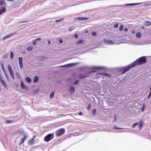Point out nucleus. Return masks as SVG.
<instances>
[{
  "label": "nucleus",
  "mask_w": 151,
  "mask_h": 151,
  "mask_svg": "<svg viewBox=\"0 0 151 151\" xmlns=\"http://www.w3.org/2000/svg\"><path fill=\"white\" fill-rule=\"evenodd\" d=\"M147 62L146 57H141L135 60L133 63L134 67L136 65H141L146 63Z\"/></svg>",
  "instance_id": "nucleus-1"
},
{
  "label": "nucleus",
  "mask_w": 151,
  "mask_h": 151,
  "mask_svg": "<svg viewBox=\"0 0 151 151\" xmlns=\"http://www.w3.org/2000/svg\"><path fill=\"white\" fill-rule=\"evenodd\" d=\"M65 131L64 128H62L56 130L55 134L56 137H59L61 136L65 132Z\"/></svg>",
  "instance_id": "nucleus-2"
},
{
  "label": "nucleus",
  "mask_w": 151,
  "mask_h": 151,
  "mask_svg": "<svg viewBox=\"0 0 151 151\" xmlns=\"http://www.w3.org/2000/svg\"><path fill=\"white\" fill-rule=\"evenodd\" d=\"M54 137V133L49 134L47 135L44 138V140L48 142L53 139Z\"/></svg>",
  "instance_id": "nucleus-3"
},
{
  "label": "nucleus",
  "mask_w": 151,
  "mask_h": 151,
  "mask_svg": "<svg viewBox=\"0 0 151 151\" xmlns=\"http://www.w3.org/2000/svg\"><path fill=\"white\" fill-rule=\"evenodd\" d=\"M134 67V65H133L132 64L131 66L128 67L127 68H125L122 69L121 70V71L122 72L121 74H122L126 73L129 70V69Z\"/></svg>",
  "instance_id": "nucleus-4"
},
{
  "label": "nucleus",
  "mask_w": 151,
  "mask_h": 151,
  "mask_svg": "<svg viewBox=\"0 0 151 151\" xmlns=\"http://www.w3.org/2000/svg\"><path fill=\"white\" fill-rule=\"evenodd\" d=\"M19 64L20 66V68H22L23 67V58L21 57L19 58Z\"/></svg>",
  "instance_id": "nucleus-5"
},
{
  "label": "nucleus",
  "mask_w": 151,
  "mask_h": 151,
  "mask_svg": "<svg viewBox=\"0 0 151 151\" xmlns=\"http://www.w3.org/2000/svg\"><path fill=\"white\" fill-rule=\"evenodd\" d=\"M27 138V136L25 135L22 138H21L19 142V145H20L22 144L24 142Z\"/></svg>",
  "instance_id": "nucleus-6"
},
{
  "label": "nucleus",
  "mask_w": 151,
  "mask_h": 151,
  "mask_svg": "<svg viewBox=\"0 0 151 151\" xmlns=\"http://www.w3.org/2000/svg\"><path fill=\"white\" fill-rule=\"evenodd\" d=\"M0 81L3 84V85L6 88L7 87V85L6 82L2 78L1 76L0 75Z\"/></svg>",
  "instance_id": "nucleus-7"
},
{
  "label": "nucleus",
  "mask_w": 151,
  "mask_h": 151,
  "mask_svg": "<svg viewBox=\"0 0 151 151\" xmlns=\"http://www.w3.org/2000/svg\"><path fill=\"white\" fill-rule=\"evenodd\" d=\"M8 69L9 71V72L10 75L14 74L12 70V68L11 66L10 65H8Z\"/></svg>",
  "instance_id": "nucleus-8"
},
{
  "label": "nucleus",
  "mask_w": 151,
  "mask_h": 151,
  "mask_svg": "<svg viewBox=\"0 0 151 151\" xmlns=\"http://www.w3.org/2000/svg\"><path fill=\"white\" fill-rule=\"evenodd\" d=\"M16 34V33H11L5 36L3 38V39H5L9 38L13 36V35H15Z\"/></svg>",
  "instance_id": "nucleus-9"
},
{
  "label": "nucleus",
  "mask_w": 151,
  "mask_h": 151,
  "mask_svg": "<svg viewBox=\"0 0 151 151\" xmlns=\"http://www.w3.org/2000/svg\"><path fill=\"white\" fill-rule=\"evenodd\" d=\"M75 90V88L74 86H71L69 89V92L71 95L74 92Z\"/></svg>",
  "instance_id": "nucleus-10"
},
{
  "label": "nucleus",
  "mask_w": 151,
  "mask_h": 151,
  "mask_svg": "<svg viewBox=\"0 0 151 151\" xmlns=\"http://www.w3.org/2000/svg\"><path fill=\"white\" fill-rule=\"evenodd\" d=\"M34 142V140L33 139H29L28 141V144L29 145H33Z\"/></svg>",
  "instance_id": "nucleus-11"
},
{
  "label": "nucleus",
  "mask_w": 151,
  "mask_h": 151,
  "mask_svg": "<svg viewBox=\"0 0 151 151\" xmlns=\"http://www.w3.org/2000/svg\"><path fill=\"white\" fill-rule=\"evenodd\" d=\"M138 123H139L138 124H139V129L140 130H141L142 129V126L143 125L144 122H142V120H141L140 121V122Z\"/></svg>",
  "instance_id": "nucleus-12"
},
{
  "label": "nucleus",
  "mask_w": 151,
  "mask_h": 151,
  "mask_svg": "<svg viewBox=\"0 0 151 151\" xmlns=\"http://www.w3.org/2000/svg\"><path fill=\"white\" fill-rule=\"evenodd\" d=\"M84 41L83 40H81L77 42L76 43V45H78L79 44H83L84 43Z\"/></svg>",
  "instance_id": "nucleus-13"
},
{
  "label": "nucleus",
  "mask_w": 151,
  "mask_h": 151,
  "mask_svg": "<svg viewBox=\"0 0 151 151\" xmlns=\"http://www.w3.org/2000/svg\"><path fill=\"white\" fill-rule=\"evenodd\" d=\"M144 24L145 26H148L151 24V23L149 21H146L144 22Z\"/></svg>",
  "instance_id": "nucleus-14"
},
{
  "label": "nucleus",
  "mask_w": 151,
  "mask_h": 151,
  "mask_svg": "<svg viewBox=\"0 0 151 151\" xmlns=\"http://www.w3.org/2000/svg\"><path fill=\"white\" fill-rule=\"evenodd\" d=\"M6 11V9L5 7H3L1 8V9L0 10V15L2 13Z\"/></svg>",
  "instance_id": "nucleus-15"
},
{
  "label": "nucleus",
  "mask_w": 151,
  "mask_h": 151,
  "mask_svg": "<svg viewBox=\"0 0 151 151\" xmlns=\"http://www.w3.org/2000/svg\"><path fill=\"white\" fill-rule=\"evenodd\" d=\"M104 42L105 43H107L109 44H112L114 43L111 40H104Z\"/></svg>",
  "instance_id": "nucleus-16"
},
{
  "label": "nucleus",
  "mask_w": 151,
  "mask_h": 151,
  "mask_svg": "<svg viewBox=\"0 0 151 151\" xmlns=\"http://www.w3.org/2000/svg\"><path fill=\"white\" fill-rule=\"evenodd\" d=\"M25 80L28 83H30L31 82V79L29 77H27Z\"/></svg>",
  "instance_id": "nucleus-17"
},
{
  "label": "nucleus",
  "mask_w": 151,
  "mask_h": 151,
  "mask_svg": "<svg viewBox=\"0 0 151 151\" xmlns=\"http://www.w3.org/2000/svg\"><path fill=\"white\" fill-rule=\"evenodd\" d=\"M20 86L21 87L24 89H25L27 88L26 86L23 82H22L21 83Z\"/></svg>",
  "instance_id": "nucleus-18"
},
{
  "label": "nucleus",
  "mask_w": 151,
  "mask_h": 151,
  "mask_svg": "<svg viewBox=\"0 0 151 151\" xmlns=\"http://www.w3.org/2000/svg\"><path fill=\"white\" fill-rule=\"evenodd\" d=\"M141 4V3H133V4H125V6H128L137 5H138V4Z\"/></svg>",
  "instance_id": "nucleus-19"
},
{
  "label": "nucleus",
  "mask_w": 151,
  "mask_h": 151,
  "mask_svg": "<svg viewBox=\"0 0 151 151\" xmlns=\"http://www.w3.org/2000/svg\"><path fill=\"white\" fill-rule=\"evenodd\" d=\"M77 19L81 20H86L88 19V18L82 17H77L76 18Z\"/></svg>",
  "instance_id": "nucleus-20"
},
{
  "label": "nucleus",
  "mask_w": 151,
  "mask_h": 151,
  "mask_svg": "<svg viewBox=\"0 0 151 151\" xmlns=\"http://www.w3.org/2000/svg\"><path fill=\"white\" fill-rule=\"evenodd\" d=\"M6 4L5 1L4 0H0V5H5Z\"/></svg>",
  "instance_id": "nucleus-21"
},
{
  "label": "nucleus",
  "mask_w": 151,
  "mask_h": 151,
  "mask_svg": "<svg viewBox=\"0 0 151 151\" xmlns=\"http://www.w3.org/2000/svg\"><path fill=\"white\" fill-rule=\"evenodd\" d=\"M136 37L138 38H140L141 37V35L140 32H138L136 35Z\"/></svg>",
  "instance_id": "nucleus-22"
},
{
  "label": "nucleus",
  "mask_w": 151,
  "mask_h": 151,
  "mask_svg": "<svg viewBox=\"0 0 151 151\" xmlns=\"http://www.w3.org/2000/svg\"><path fill=\"white\" fill-rule=\"evenodd\" d=\"M102 76H105L108 77H110L111 76L110 75L107 74V73H101L100 74Z\"/></svg>",
  "instance_id": "nucleus-23"
},
{
  "label": "nucleus",
  "mask_w": 151,
  "mask_h": 151,
  "mask_svg": "<svg viewBox=\"0 0 151 151\" xmlns=\"http://www.w3.org/2000/svg\"><path fill=\"white\" fill-rule=\"evenodd\" d=\"M54 92H53L51 93H50V98L51 99L53 98L54 97Z\"/></svg>",
  "instance_id": "nucleus-24"
},
{
  "label": "nucleus",
  "mask_w": 151,
  "mask_h": 151,
  "mask_svg": "<svg viewBox=\"0 0 151 151\" xmlns=\"http://www.w3.org/2000/svg\"><path fill=\"white\" fill-rule=\"evenodd\" d=\"M38 78L37 76H36L34 78V82H36L38 81Z\"/></svg>",
  "instance_id": "nucleus-25"
},
{
  "label": "nucleus",
  "mask_w": 151,
  "mask_h": 151,
  "mask_svg": "<svg viewBox=\"0 0 151 151\" xmlns=\"http://www.w3.org/2000/svg\"><path fill=\"white\" fill-rule=\"evenodd\" d=\"M14 57V54L12 52H11L10 54V58L11 59H12Z\"/></svg>",
  "instance_id": "nucleus-26"
},
{
  "label": "nucleus",
  "mask_w": 151,
  "mask_h": 151,
  "mask_svg": "<svg viewBox=\"0 0 151 151\" xmlns=\"http://www.w3.org/2000/svg\"><path fill=\"white\" fill-rule=\"evenodd\" d=\"M123 25H121L119 27V30L120 31H122L123 30Z\"/></svg>",
  "instance_id": "nucleus-27"
},
{
  "label": "nucleus",
  "mask_w": 151,
  "mask_h": 151,
  "mask_svg": "<svg viewBox=\"0 0 151 151\" xmlns=\"http://www.w3.org/2000/svg\"><path fill=\"white\" fill-rule=\"evenodd\" d=\"M91 107V105L90 104H89L87 108V109L89 110L90 109Z\"/></svg>",
  "instance_id": "nucleus-28"
},
{
  "label": "nucleus",
  "mask_w": 151,
  "mask_h": 151,
  "mask_svg": "<svg viewBox=\"0 0 151 151\" xmlns=\"http://www.w3.org/2000/svg\"><path fill=\"white\" fill-rule=\"evenodd\" d=\"M75 29V28L74 27H70L69 29H68V30H69L70 31H72V30H73L74 29Z\"/></svg>",
  "instance_id": "nucleus-29"
},
{
  "label": "nucleus",
  "mask_w": 151,
  "mask_h": 151,
  "mask_svg": "<svg viewBox=\"0 0 151 151\" xmlns=\"http://www.w3.org/2000/svg\"><path fill=\"white\" fill-rule=\"evenodd\" d=\"M33 49V47H32L29 46L27 47V50L29 51H31Z\"/></svg>",
  "instance_id": "nucleus-30"
},
{
  "label": "nucleus",
  "mask_w": 151,
  "mask_h": 151,
  "mask_svg": "<svg viewBox=\"0 0 151 151\" xmlns=\"http://www.w3.org/2000/svg\"><path fill=\"white\" fill-rule=\"evenodd\" d=\"M139 123L136 122V123H135L132 126V127L134 128L136 126L137 124H138Z\"/></svg>",
  "instance_id": "nucleus-31"
},
{
  "label": "nucleus",
  "mask_w": 151,
  "mask_h": 151,
  "mask_svg": "<svg viewBox=\"0 0 151 151\" xmlns=\"http://www.w3.org/2000/svg\"><path fill=\"white\" fill-rule=\"evenodd\" d=\"M145 104H144L141 110L142 112H143L145 110Z\"/></svg>",
  "instance_id": "nucleus-32"
},
{
  "label": "nucleus",
  "mask_w": 151,
  "mask_h": 151,
  "mask_svg": "<svg viewBox=\"0 0 151 151\" xmlns=\"http://www.w3.org/2000/svg\"><path fill=\"white\" fill-rule=\"evenodd\" d=\"M96 109H93L92 111V114H96Z\"/></svg>",
  "instance_id": "nucleus-33"
},
{
  "label": "nucleus",
  "mask_w": 151,
  "mask_h": 151,
  "mask_svg": "<svg viewBox=\"0 0 151 151\" xmlns=\"http://www.w3.org/2000/svg\"><path fill=\"white\" fill-rule=\"evenodd\" d=\"M91 34L93 35L96 36L97 35V34L96 32H93L91 33Z\"/></svg>",
  "instance_id": "nucleus-34"
},
{
  "label": "nucleus",
  "mask_w": 151,
  "mask_h": 151,
  "mask_svg": "<svg viewBox=\"0 0 151 151\" xmlns=\"http://www.w3.org/2000/svg\"><path fill=\"white\" fill-rule=\"evenodd\" d=\"M63 20V19H60L59 20H57L55 21V22L56 23H57V22L62 21Z\"/></svg>",
  "instance_id": "nucleus-35"
},
{
  "label": "nucleus",
  "mask_w": 151,
  "mask_h": 151,
  "mask_svg": "<svg viewBox=\"0 0 151 151\" xmlns=\"http://www.w3.org/2000/svg\"><path fill=\"white\" fill-rule=\"evenodd\" d=\"M119 25L117 23H116L114 25V27L115 28H117L118 27Z\"/></svg>",
  "instance_id": "nucleus-36"
},
{
  "label": "nucleus",
  "mask_w": 151,
  "mask_h": 151,
  "mask_svg": "<svg viewBox=\"0 0 151 151\" xmlns=\"http://www.w3.org/2000/svg\"><path fill=\"white\" fill-rule=\"evenodd\" d=\"M12 122H13V121H9V120H7L6 121V124L12 123Z\"/></svg>",
  "instance_id": "nucleus-37"
},
{
  "label": "nucleus",
  "mask_w": 151,
  "mask_h": 151,
  "mask_svg": "<svg viewBox=\"0 0 151 151\" xmlns=\"http://www.w3.org/2000/svg\"><path fill=\"white\" fill-rule=\"evenodd\" d=\"M41 40V38H38L36 39L35 40L37 42L40 41Z\"/></svg>",
  "instance_id": "nucleus-38"
},
{
  "label": "nucleus",
  "mask_w": 151,
  "mask_h": 151,
  "mask_svg": "<svg viewBox=\"0 0 151 151\" xmlns=\"http://www.w3.org/2000/svg\"><path fill=\"white\" fill-rule=\"evenodd\" d=\"M87 77V76H81V77H79V78H80V79H83L84 78L86 77Z\"/></svg>",
  "instance_id": "nucleus-39"
},
{
  "label": "nucleus",
  "mask_w": 151,
  "mask_h": 151,
  "mask_svg": "<svg viewBox=\"0 0 151 151\" xmlns=\"http://www.w3.org/2000/svg\"><path fill=\"white\" fill-rule=\"evenodd\" d=\"M150 90H151L150 92L149 95L148 96V98H149L151 95V87L150 88Z\"/></svg>",
  "instance_id": "nucleus-40"
},
{
  "label": "nucleus",
  "mask_w": 151,
  "mask_h": 151,
  "mask_svg": "<svg viewBox=\"0 0 151 151\" xmlns=\"http://www.w3.org/2000/svg\"><path fill=\"white\" fill-rule=\"evenodd\" d=\"M37 41L35 40L33 41V43L34 45H35Z\"/></svg>",
  "instance_id": "nucleus-41"
},
{
  "label": "nucleus",
  "mask_w": 151,
  "mask_h": 151,
  "mask_svg": "<svg viewBox=\"0 0 151 151\" xmlns=\"http://www.w3.org/2000/svg\"><path fill=\"white\" fill-rule=\"evenodd\" d=\"M1 67L2 69H4L5 68L3 64H1Z\"/></svg>",
  "instance_id": "nucleus-42"
},
{
  "label": "nucleus",
  "mask_w": 151,
  "mask_h": 151,
  "mask_svg": "<svg viewBox=\"0 0 151 151\" xmlns=\"http://www.w3.org/2000/svg\"><path fill=\"white\" fill-rule=\"evenodd\" d=\"M5 76H6V78L7 79L8 81H9V78H8V76H7V75L6 73H5Z\"/></svg>",
  "instance_id": "nucleus-43"
},
{
  "label": "nucleus",
  "mask_w": 151,
  "mask_h": 151,
  "mask_svg": "<svg viewBox=\"0 0 151 151\" xmlns=\"http://www.w3.org/2000/svg\"><path fill=\"white\" fill-rule=\"evenodd\" d=\"M79 82L78 81H76L73 84H76L78 83Z\"/></svg>",
  "instance_id": "nucleus-44"
},
{
  "label": "nucleus",
  "mask_w": 151,
  "mask_h": 151,
  "mask_svg": "<svg viewBox=\"0 0 151 151\" xmlns=\"http://www.w3.org/2000/svg\"><path fill=\"white\" fill-rule=\"evenodd\" d=\"M12 78L13 79H14V74H12V75H10Z\"/></svg>",
  "instance_id": "nucleus-45"
},
{
  "label": "nucleus",
  "mask_w": 151,
  "mask_h": 151,
  "mask_svg": "<svg viewBox=\"0 0 151 151\" xmlns=\"http://www.w3.org/2000/svg\"><path fill=\"white\" fill-rule=\"evenodd\" d=\"M75 37L76 38H77L78 37V35L77 34H76L75 35Z\"/></svg>",
  "instance_id": "nucleus-46"
},
{
  "label": "nucleus",
  "mask_w": 151,
  "mask_h": 151,
  "mask_svg": "<svg viewBox=\"0 0 151 151\" xmlns=\"http://www.w3.org/2000/svg\"><path fill=\"white\" fill-rule=\"evenodd\" d=\"M59 42L61 43H62L63 42V40L61 39H60L59 40Z\"/></svg>",
  "instance_id": "nucleus-47"
},
{
  "label": "nucleus",
  "mask_w": 151,
  "mask_h": 151,
  "mask_svg": "<svg viewBox=\"0 0 151 151\" xmlns=\"http://www.w3.org/2000/svg\"><path fill=\"white\" fill-rule=\"evenodd\" d=\"M128 29L127 28H125L124 29V31L125 32H127L128 31Z\"/></svg>",
  "instance_id": "nucleus-48"
},
{
  "label": "nucleus",
  "mask_w": 151,
  "mask_h": 151,
  "mask_svg": "<svg viewBox=\"0 0 151 151\" xmlns=\"http://www.w3.org/2000/svg\"><path fill=\"white\" fill-rule=\"evenodd\" d=\"M114 128L116 129H121L120 128H119L116 127H114Z\"/></svg>",
  "instance_id": "nucleus-49"
},
{
  "label": "nucleus",
  "mask_w": 151,
  "mask_h": 151,
  "mask_svg": "<svg viewBox=\"0 0 151 151\" xmlns=\"http://www.w3.org/2000/svg\"><path fill=\"white\" fill-rule=\"evenodd\" d=\"M82 113L81 112H79L78 113V114L80 115H82Z\"/></svg>",
  "instance_id": "nucleus-50"
},
{
  "label": "nucleus",
  "mask_w": 151,
  "mask_h": 151,
  "mask_svg": "<svg viewBox=\"0 0 151 151\" xmlns=\"http://www.w3.org/2000/svg\"><path fill=\"white\" fill-rule=\"evenodd\" d=\"M116 115H115V118H114V121H116Z\"/></svg>",
  "instance_id": "nucleus-51"
},
{
  "label": "nucleus",
  "mask_w": 151,
  "mask_h": 151,
  "mask_svg": "<svg viewBox=\"0 0 151 151\" xmlns=\"http://www.w3.org/2000/svg\"><path fill=\"white\" fill-rule=\"evenodd\" d=\"M35 137H36V136L35 135H34L33 136V138L32 139H33L34 140V139L35 138Z\"/></svg>",
  "instance_id": "nucleus-52"
},
{
  "label": "nucleus",
  "mask_w": 151,
  "mask_h": 151,
  "mask_svg": "<svg viewBox=\"0 0 151 151\" xmlns=\"http://www.w3.org/2000/svg\"><path fill=\"white\" fill-rule=\"evenodd\" d=\"M28 22L27 21H24V22H20V23H23L24 22Z\"/></svg>",
  "instance_id": "nucleus-53"
},
{
  "label": "nucleus",
  "mask_w": 151,
  "mask_h": 151,
  "mask_svg": "<svg viewBox=\"0 0 151 151\" xmlns=\"http://www.w3.org/2000/svg\"><path fill=\"white\" fill-rule=\"evenodd\" d=\"M2 70H3V71L5 73H6L5 68L4 69H3Z\"/></svg>",
  "instance_id": "nucleus-54"
},
{
  "label": "nucleus",
  "mask_w": 151,
  "mask_h": 151,
  "mask_svg": "<svg viewBox=\"0 0 151 151\" xmlns=\"http://www.w3.org/2000/svg\"><path fill=\"white\" fill-rule=\"evenodd\" d=\"M135 33V31L134 30H133L132 32V33L133 34H134Z\"/></svg>",
  "instance_id": "nucleus-55"
},
{
  "label": "nucleus",
  "mask_w": 151,
  "mask_h": 151,
  "mask_svg": "<svg viewBox=\"0 0 151 151\" xmlns=\"http://www.w3.org/2000/svg\"><path fill=\"white\" fill-rule=\"evenodd\" d=\"M48 43L49 45L50 44V40H49L48 41Z\"/></svg>",
  "instance_id": "nucleus-56"
},
{
  "label": "nucleus",
  "mask_w": 151,
  "mask_h": 151,
  "mask_svg": "<svg viewBox=\"0 0 151 151\" xmlns=\"http://www.w3.org/2000/svg\"><path fill=\"white\" fill-rule=\"evenodd\" d=\"M68 64L67 65H68V66H71V64Z\"/></svg>",
  "instance_id": "nucleus-57"
},
{
  "label": "nucleus",
  "mask_w": 151,
  "mask_h": 151,
  "mask_svg": "<svg viewBox=\"0 0 151 151\" xmlns=\"http://www.w3.org/2000/svg\"><path fill=\"white\" fill-rule=\"evenodd\" d=\"M85 32H86V33H88V31L87 30V31H85Z\"/></svg>",
  "instance_id": "nucleus-58"
},
{
  "label": "nucleus",
  "mask_w": 151,
  "mask_h": 151,
  "mask_svg": "<svg viewBox=\"0 0 151 151\" xmlns=\"http://www.w3.org/2000/svg\"><path fill=\"white\" fill-rule=\"evenodd\" d=\"M144 29V27H142V29Z\"/></svg>",
  "instance_id": "nucleus-59"
},
{
  "label": "nucleus",
  "mask_w": 151,
  "mask_h": 151,
  "mask_svg": "<svg viewBox=\"0 0 151 151\" xmlns=\"http://www.w3.org/2000/svg\"><path fill=\"white\" fill-rule=\"evenodd\" d=\"M17 74H18V73H17Z\"/></svg>",
  "instance_id": "nucleus-60"
},
{
  "label": "nucleus",
  "mask_w": 151,
  "mask_h": 151,
  "mask_svg": "<svg viewBox=\"0 0 151 151\" xmlns=\"http://www.w3.org/2000/svg\"><path fill=\"white\" fill-rule=\"evenodd\" d=\"M150 35H151V32L150 33Z\"/></svg>",
  "instance_id": "nucleus-61"
}]
</instances>
